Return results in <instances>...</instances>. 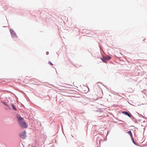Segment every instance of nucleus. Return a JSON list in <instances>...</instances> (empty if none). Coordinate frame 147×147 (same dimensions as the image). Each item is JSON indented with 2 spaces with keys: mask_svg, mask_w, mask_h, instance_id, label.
I'll return each mask as SVG.
<instances>
[{
  "mask_svg": "<svg viewBox=\"0 0 147 147\" xmlns=\"http://www.w3.org/2000/svg\"><path fill=\"white\" fill-rule=\"evenodd\" d=\"M17 118L18 119V121L21 127L23 128L27 127L28 125L26 122L24 121V119L23 118L20 117H19V116H17Z\"/></svg>",
  "mask_w": 147,
  "mask_h": 147,
  "instance_id": "obj_1",
  "label": "nucleus"
},
{
  "mask_svg": "<svg viewBox=\"0 0 147 147\" xmlns=\"http://www.w3.org/2000/svg\"><path fill=\"white\" fill-rule=\"evenodd\" d=\"M10 31L11 35L12 37L13 38L17 37V36L16 35L15 32L13 29H10Z\"/></svg>",
  "mask_w": 147,
  "mask_h": 147,
  "instance_id": "obj_2",
  "label": "nucleus"
},
{
  "mask_svg": "<svg viewBox=\"0 0 147 147\" xmlns=\"http://www.w3.org/2000/svg\"><path fill=\"white\" fill-rule=\"evenodd\" d=\"M25 131L22 132L20 134V137L23 139H25L26 137Z\"/></svg>",
  "mask_w": 147,
  "mask_h": 147,
  "instance_id": "obj_3",
  "label": "nucleus"
},
{
  "mask_svg": "<svg viewBox=\"0 0 147 147\" xmlns=\"http://www.w3.org/2000/svg\"><path fill=\"white\" fill-rule=\"evenodd\" d=\"M89 91V88L88 87L85 86L83 87V93H86Z\"/></svg>",
  "mask_w": 147,
  "mask_h": 147,
  "instance_id": "obj_4",
  "label": "nucleus"
},
{
  "mask_svg": "<svg viewBox=\"0 0 147 147\" xmlns=\"http://www.w3.org/2000/svg\"><path fill=\"white\" fill-rule=\"evenodd\" d=\"M122 113L124 115L128 116L130 117H131V115L130 113H129L126 111H123L122 112Z\"/></svg>",
  "mask_w": 147,
  "mask_h": 147,
  "instance_id": "obj_5",
  "label": "nucleus"
},
{
  "mask_svg": "<svg viewBox=\"0 0 147 147\" xmlns=\"http://www.w3.org/2000/svg\"><path fill=\"white\" fill-rule=\"evenodd\" d=\"M101 60L104 63H106L107 62V61L106 59V58L105 57H104L102 58H101Z\"/></svg>",
  "mask_w": 147,
  "mask_h": 147,
  "instance_id": "obj_6",
  "label": "nucleus"
},
{
  "mask_svg": "<svg viewBox=\"0 0 147 147\" xmlns=\"http://www.w3.org/2000/svg\"><path fill=\"white\" fill-rule=\"evenodd\" d=\"M127 133L130 135V136L131 138H132L133 136L131 134V131H130L127 132Z\"/></svg>",
  "mask_w": 147,
  "mask_h": 147,
  "instance_id": "obj_7",
  "label": "nucleus"
},
{
  "mask_svg": "<svg viewBox=\"0 0 147 147\" xmlns=\"http://www.w3.org/2000/svg\"><path fill=\"white\" fill-rule=\"evenodd\" d=\"M105 57L106 58V60H109L111 58V57H110L109 56H107Z\"/></svg>",
  "mask_w": 147,
  "mask_h": 147,
  "instance_id": "obj_8",
  "label": "nucleus"
},
{
  "mask_svg": "<svg viewBox=\"0 0 147 147\" xmlns=\"http://www.w3.org/2000/svg\"><path fill=\"white\" fill-rule=\"evenodd\" d=\"M11 105H12V108L14 110H16V108H15V106H14V105L12 104Z\"/></svg>",
  "mask_w": 147,
  "mask_h": 147,
  "instance_id": "obj_9",
  "label": "nucleus"
},
{
  "mask_svg": "<svg viewBox=\"0 0 147 147\" xmlns=\"http://www.w3.org/2000/svg\"><path fill=\"white\" fill-rule=\"evenodd\" d=\"M49 64L50 65H53V64L50 61H49Z\"/></svg>",
  "mask_w": 147,
  "mask_h": 147,
  "instance_id": "obj_10",
  "label": "nucleus"
},
{
  "mask_svg": "<svg viewBox=\"0 0 147 147\" xmlns=\"http://www.w3.org/2000/svg\"><path fill=\"white\" fill-rule=\"evenodd\" d=\"M132 138V140H133V143H134L135 144H136V143H135V141H134V139L133 138Z\"/></svg>",
  "mask_w": 147,
  "mask_h": 147,
  "instance_id": "obj_11",
  "label": "nucleus"
},
{
  "mask_svg": "<svg viewBox=\"0 0 147 147\" xmlns=\"http://www.w3.org/2000/svg\"><path fill=\"white\" fill-rule=\"evenodd\" d=\"M3 103L5 105L7 106H8V105L6 103H5V102H3Z\"/></svg>",
  "mask_w": 147,
  "mask_h": 147,
  "instance_id": "obj_12",
  "label": "nucleus"
},
{
  "mask_svg": "<svg viewBox=\"0 0 147 147\" xmlns=\"http://www.w3.org/2000/svg\"><path fill=\"white\" fill-rule=\"evenodd\" d=\"M101 94V96L99 97L100 98H101L102 97V92H100Z\"/></svg>",
  "mask_w": 147,
  "mask_h": 147,
  "instance_id": "obj_13",
  "label": "nucleus"
},
{
  "mask_svg": "<svg viewBox=\"0 0 147 147\" xmlns=\"http://www.w3.org/2000/svg\"><path fill=\"white\" fill-rule=\"evenodd\" d=\"M34 146H33L32 145H30L29 147H34Z\"/></svg>",
  "mask_w": 147,
  "mask_h": 147,
  "instance_id": "obj_14",
  "label": "nucleus"
},
{
  "mask_svg": "<svg viewBox=\"0 0 147 147\" xmlns=\"http://www.w3.org/2000/svg\"><path fill=\"white\" fill-rule=\"evenodd\" d=\"M48 53H49L48 52H46V54H47V55H48Z\"/></svg>",
  "mask_w": 147,
  "mask_h": 147,
  "instance_id": "obj_15",
  "label": "nucleus"
}]
</instances>
